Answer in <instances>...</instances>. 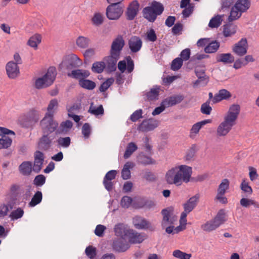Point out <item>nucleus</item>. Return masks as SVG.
<instances>
[{"instance_id":"4","label":"nucleus","mask_w":259,"mask_h":259,"mask_svg":"<svg viewBox=\"0 0 259 259\" xmlns=\"http://www.w3.org/2000/svg\"><path fill=\"white\" fill-rule=\"evenodd\" d=\"M57 71L54 67H50L46 73L35 80L34 86L37 89L47 88L52 85L55 80Z\"/></svg>"},{"instance_id":"22","label":"nucleus","mask_w":259,"mask_h":259,"mask_svg":"<svg viewBox=\"0 0 259 259\" xmlns=\"http://www.w3.org/2000/svg\"><path fill=\"white\" fill-rule=\"evenodd\" d=\"M128 46L133 53H137L140 50L142 46V41L140 37L133 36L128 40Z\"/></svg>"},{"instance_id":"17","label":"nucleus","mask_w":259,"mask_h":259,"mask_svg":"<svg viewBox=\"0 0 259 259\" xmlns=\"http://www.w3.org/2000/svg\"><path fill=\"white\" fill-rule=\"evenodd\" d=\"M44 161V153L39 151H36L34 153V161L32 170L36 173H38L42 168Z\"/></svg>"},{"instance_id":"52","label":"nucleus","mask_w":259,"mask_h":259,"mask_svg":"<svg viewBox=\"0 0 259 259\" xmlns=\"http://www.w3.org/2000/svg\"><path fill=\"white\" fill-rule=\"evenodd\" d=\"M241 15L242 13L237 10V9H234V7L233 6L231 9L228 20L231 22L237 20L241 17Z\"/></svg>"},{"instance_id":"9","label":"nucleus","mask_w":259,"mask_h":259,"mask_svg":"<svg viewBox=\"0 0 259 259\" xmlns=\"http://www.w3.org/2000/svg\"><path fill=\"white\" fill-rule=\"evenodd\" d=\"M229 185L230 182L228 179H224L221 181L217 189V194L215 200L219 201L222 204L227 203L228 200L225 196V194L229 189Z\"/></svg>"},{"instance_id":"50","label":"nucleus","mask_w":259,"mask_h":259,"mask_svg":"<svg viewBox=\"0 0 259 259\" xmlns=\"http://www.w3.org/2000/svg\"><path fill=\"white\" fill-rule=\"evenodd\" d=\"M42 195L40 191H37L31 199L29 205L30 206H34L39 204L42 200Z\"/></svg>"},{"instance_id":"62","label":"nucleus","mask_w":259,"mask_h":259,"mask_svg":"<svg viewBox=\"0 0 259 259\" xmlns=\"http://www.w3.org/2000/svg\"><path fill=\"white\" fill-rule=\"evenodd\" d=\"M210 101H207L202 104L201 106V112L204 114L209 115L212 110V108L209 105Z\"/></svg>"},{"instance_id":"56","label":"nucleus","mask_w":259,"mask_h":259,"mask_svg":"<svg viewBox=\"0 0 259 259\" xmlns=\"http://www.w3.org/2000/svg\"><path fill=\"white\" fill-rule=\"evenodd\" d=\"M93 24L96 26L101 25L103 22V16L101 13H95L92 19Z\"/></svg>"},{"instance_id":"64","label":"nucleus","mask_w":259,"mask_h":259,"mask_svg":"<svg viewBox=\"0 0 259 259\" xmlns=\"http://www.w3.org/2000/svg\"><path fill=\"white\" fill-rule=\"evenodd\" d=\"M86 255L90 258H94L96 255V249L92 246H88L85 250Z\"/></svg>"},{"instance_id":"20","label":"nucleus","mask_w":259,"mask_h":259,"mask_svg":"<svg viewBox=\"0 0 259 259\" xmlns=\"http://www.w3.org/2000/svg\"><path fill=\"white\" fill-rule=\"evenodd\" d=\"M117 173L116 170H111L106 174L103 180V184L108 191L112 189L113 184L111 181L115 178Z\"/></svg>"},{"instance_id":"42","label":"nucleus","mask_w":259,"mask_h":259,"mask_svg":"<svg viewBox=\"0 0 259 259\" xmlns=\"http://www.w3.org/2000/svg\"><path fill=\"white\" fill-rule=\"evenodd\" d=\"M79 85L81 88L88 90H92L94 89L96 86V83L94 81L87 79L86 78L84 80H80Z\"/></svg>"},{"instance_id":"3","label":"nucleus","mask_w":259,"mask_h":259,"mask_svg":"<svg viewBox=\"0 0 259 259\" xmlns=\"http://www.w3.org/2000/svg\"><path fill=\"white\" fill-rule=\"evenodd\" d=\"M164 11L163 5L158 2H152L149 6L143 10L142 13L144 18L150 22H154L157 16L160 15Z\"/></svg>"},{"instance_id":"43","label":"nucleus","mask_w":259,"mask_h":259,"mask_svg":"<svg viewBox=\"0 0 259 259\" xmlns=\"http://www.w3.org/2000/svg\"><path fill=\"white\" fill-rule=\"evenodd\" d=\"M213 220L219 227L224 224L226 221L225 210L223 209L220 210Z\"/></svg>"},{"instance_id":"39","label":"nucleus","mask_w":259,"mask_h":259,"mask_svg":"<svg viewBox=\"0 0 259 259\" xmlns=\"http://www.w3.org/2000/svg\"><path fill=\"white\" fill-rule=\"evenodd\" d=\"M138 161L143 165H149L156 164V161L151 157L144 154H140L138 156Z\"/></svg>"},{"instance_id":"48","label":"nucleus","mask_w":259,"mask_h":259,"mask_svg":"<svg viewBox=\"0 0 259 259\" xmlns=\"http://www.w3.org/2000/svg\"><path fill=\"white\" fill-rule=\"evenodd\" d=\"M12 143V140L9 137L3 136L0 139V149H7Z\"/></svg>"},{"instance_id":"21","label":"nucleus","mask_w":259,"mask_h":259,"mask_svg":"<svg viewBox=\"0 0 259 259\" xmlns=\"http://www.w3.org/2000/svg\"><path fill=\"white\" fill-rule=\"evenodd\" d=\"M157 126V123L156 121L151 119H146L138 126V130L143 132H147L153 130Z\"/></svg>"},{"instance_id":"38","label":"nucleus","mask_w":259,"mask_h":259,"mask_svg":"<svg viewBox=\"0 0 259 259\" xmlns=\"http://www.w3.org/2000/svg\"><path fill=\"white\" fill-rule=\"evenodd\" d=\"M41 36L39 34H35L30 37L29 39L27 44L30 47L36 49L37 46L41 42Z\"/></svg>"},{"instance_id":"13","label":"nucleus","mask_w":259,"mask_h":259,"mask_svg":"<svg viewBox=\"0 0 259 259\" xmlns=\"http://www.w3.org/2000/svg\"><path fill=\"white\" fill-rule=\"evenodd\" d=\"M248 44L245 38H241L232 47L233 52L236 55L241 57L245 55L247 51Z\"/></svg>"},{"instance_id":"44","label":"nucleus","mask_w":259,"mask_h":259,"mask_svg":"<svg viewBox=\"0 0 259 259\" xmlns=\"http://www.w3.org/2000/svg\"><path fill=\"white\" fill-rule=\"evenodd\" d=\"M220 47V43L216 40L208 43L204 48L206 53H213L216 52Z\"/></svg>"},{"instance_id":"15","label":"nucleus","mask_w":259,"mask_h":259,"mask_svg":"<svg viewBox=\"0 0 259 259\" xmlns=\"http://www.w3.org/2000/svg\"><path fill=\"white\" fill-rule=\"evenodd\" d=\"M6 70L8 76L11 79H15L20 74L19 67L13 61L7 63Z\"/></svg>"},{"instance_id":"25","label":"nucleus","mask_w":259,"mask_h":259,"mask_svg":"<svg viewBox=\"0 0 259 259\" xmlns=\"http://www.w3.org/2000/svg\"><path fill=\"white\" fill-rule=\"evenodd\" d=\"M184 99V97L182 95H174L165 99L163 100V104L167 107H171L180 103Z\"/></svg>"},{"instance_id":"16","label":"nucleus","mask_w":259,"mask_h":259,"mask_svg":"<svg viewBox=\"0 0 259 259\" xmlns=\"http://www.w3.org/2000/svg\"><path fill=\"white\" fill-rule=\"evenodd\" d=\"M112 247L116 251L124 252L129 248L130 245L124 240V238H120L114 240Z\"/></svg>"},{"instance_id":"30","label":"nucleus","mask_w":259,"mask_h":259,"mask_svg":"<svg viewBox=\"0 0 259 259\" xmlns=\"http://www.w3.org/2000/svg\"><path fill=\"white\" fill-rule=\"evenodd\" d=\"M211 122V119H206L200 122H198L193 125L190 130V136L193 137L197 134L201 127L207 123H210Z\"/></svg>"},{"instance_id":"58","label":"nucleus","mask_w":259,"mask_h":259,"mask_svg":"<svg viewBox=\"0 0 259 259\" xmlns=\"http://www.w3.org/2000/svg\"><path fill=\"white\" fill-rule=\"evenodd\" d=\"M183 65V60L180 58L175 59L171 62V69L174 71L178 70Z\"/></svg>"},{"instance_id":"63","label":"nucleus","mask_w":259,"mask_h":259,"mask_svg":"<svg viewBox=\"0 0 259 259\" xmlns=\"http://www.w3.org/2000/svg\"><path fill=\"white\" fill-rule=\"evenodd\" d=\"M46 182V177L42 175H39L35 177L33 184L36 186H41Z\"/></svg>"},{"instance_id":"59","label":"nucleus","mask_w":259,"mask_h":259,"mask_svg":"<svg viewBox=\"0 0 259 259\" xmlns=\"http://www.w3.org/2000/svg\"><path fill=\"white\" fill-rule=\"evenodd\" d=\"M114 79L112 78H108L103 82L99 88L101 92H105L113 83Z\"/></svg>"},{"instance_id":"19","label":"nucleus","mask_w":259,"mask_h":259,"mask_svg":"<svg viewBox=\"0 0 259 259\" xmlns=\"http://www.w3.org/2000/svg\"><path fill=\"white\" fill-rule=\"evenodd\" d=\"M90 75V73L88 70L83 69H76L72 70L70 73H67L69 77L78 79L79 84L80 80L88 78Z\"/></svg>"},{"instance_id":"31","label":"nucleus","mask_w":259,"mask_h":259,"mask_svg":"<svg viewBox=\"0 0 259 259\" xmlns=\"http://www.w3.org/2000/svg\"><path fill=\"white\" fill-rule=\"evenodd\" d=\"M217 61L225 64L232 63L234 61V56L230 53L219 54L217 57Z\"/></svg>"},{"instance_id":"34","label":"nucleus","mask_w":259,"mask_h":259,"mask_svg":"<svg viewBox=\"0 0 259 259\" xmlns=\"http://www.w3.org/2000/svg\"><path fill=\"white\" fill-rule=\"evenodd\" d=\"M134 167V164L132 162H127L123 166L121 171V177L123 180H127L131 178L130 169Z\"/></svg>"},{"instance_id":"60","label":"nucleus","mask_w":259,"mask_h":259,"mask_svg":"<svg viewBox=\"0 0 259 259\" xmlns=\"http://www.w3.org/2000/svg\"><path fill=\"white\" fill-rule=\"evenodd\" d=\"M9 207L12 209L11 204H0V217H5L7 215L9 211Z\"/></svg>"},{"instance_id":"33","label":"nucleus","mask_w":259,"mask_h":259,"mask_svg":"<svg viewBox=\"0 0 259 259\" xmlns=\"http://www.w3.org/2000/svg\"><path fill=\"white\" fill-rule=\"evenodd\" d=\"M19 168L20 172L23 175L29 176L32 171V164L30 162L24 161L19 166Z\"/></svg>"},{"instance_id":"23","label":"nucleus","mask_w":259,"mask_h":259,"mask_svg":"<svg viewBox=\"0 0 259 259\" xmlns=\"http://www.w3.org/2000/svg\"><path fill=\"white\" fill-rule=\"evenodd\" d=\"M199 199V195L196 194L191 197L186 203L183 204L184 210L190 213L196 206Z\"/></svg>"},{"instance_id":"37","label":"nucleus","mask_w":259,"mask_h":259,"mask_svg":"<svg viewBox=\"0 0 259 259\" xmlns=\"http://www.w3.org/2000/svg\"><path fill=\"white\" fill-rule=\"evenodd\" d=\"M223 15H217L212 17L208 23V26L211 28H218L223 21Z\"/></svg>"},{"instance_id":"10","label":"nucleus","mask_w":259,"mask_h":259,"mask_svg":"<svg viewBox=\"0 0 259 259\" xmlns=\"http://www.w3.org/2000/svg\"><path fill=\"white\" fill-rule=\"evenodd\" d=\"M125 45L124 40L123 37L121 35H118L116 38H115L111 46V49L110 51V54L112 57L119 58L121 52Z\"/></svg>"},{"instance_id":"32","label":"nucleus","mask_w":259,"mask_h":259,"mask_svg":"<svg viewBox=\"0 0 259 259\" xmlns=\"http://www.w3.org/2000/svg\"><path fill=\"white\" fill-rule=\"evenodd\" d=\"M234 9H237L241 13L245 12L250 7L249 1L246 0H238L234 6Z\"/></svg>"},{"instance_id":"7","label":"nucleus","mask_w":259,"mask_h":259,"mask_svg":"<svg viewBox=\"0 0 259 259\" xmlns=\"http://www.w3.org/2000/svg\"><path fill=\"white\" fill-rule=\"evenodd\" d=\"M40 126L43 134H50L56 131L58 123L54 120L53 116L45 114L40 121Z\"/></svg>"},{"instance_id":"28","label":"nucleus","mask_w":259,"mask_h":259,"mask_svg":"<svg viewBox=\"0 0 259 259\" xmlns=\"http://www.w3.org/2000/svg\"><path fill=\"white\" fill-rule=\"evenodd\" d=\"M130 230V229H127L125 225L123 223H118L115 225L114 228L115 235L120 238L127 237Z\"/></svg>"},{"instance_id":"36","label":"nucleus","mask_w":259,"mask_h":259,"mask_svg":"<svg viewBox=\"0 0 259 259\" xmlns=\"http://www.w3.org/2000/svg\"><path fill=\"white\" fill-rule=\"evenodd\" d=\"M91 42L89 38L83 36H78L76 40V45L80 48L85 49L88 48Z\"/></svg>"},{"instance_id":"2","label":"nucleus","mask_w":259,"mask_h":259,"mask_svg":"<svg viewBox=\"0 0 259 259\" xmlns=\"http://www.w3.org/2000/svg\"><path fill=\"white\" fill-rule=\"evenodd\" d=\"M240 107L238 104L232 105L224 117V120L217 127L216 134L218 137H225L236 124L239 114Z\"/></svg>"},{"instance_id":"18","label":"nucleus","mask_w":259,"mask_h":259,"mask_svg":"<svg viewBox=\"0 0 259 259\" xmlns=\"http://www.w3.org/2000/svg\"><path fill=\"white\" fill-rule=\"evenodd\" d=\"M139 4L137 1H133L128 6L126 12L127 19L133 20L137 16L139 11Z\"/></svg>"},{"instance_id":"55","label":"nucleus","mask_w":259,"mask_h":259,"mask_svg":"<svg viewBox=\"0 0 259 259\" xmlns=\"http://www.w3.org/2000/svg\"><path fill=\"white\" fill-rule=\"evenodd\" d=\"M159 89L158 88L151 89L150 91L146 94L147 99L149 100H153L157 99L159 95Z\"/></svg>"},{"instance_id":"6","label":"nucleus","mask_w":259,"mask_h":259,"mask_svg":"<svg viewBox=\"0 0 259 259\" xmlns=\"http://www.w3.org/2000/svg\"><path fill=\"white\" fill-rule=\"evenodd\" d=\"M39 118V112L34 109H32L26 114L21 117L20 121L23 127L25 128H32L38 121Z\"/></svg>"},{"instance_id":"12","label":"nucleus","mask_w":259,"mask_h":259,"mask_svg":"<svg viewBox=\"0 0 259 259\" xmlns=\"http://www.w3.org/2000/svg\"><path fill=\"white\" fill-rule=\"evenodd\" d=\"M195 72L198 79L193 82V87L194 88H197L206 86L209 82V77L205 74V70L202 69L197 68L195 69Z\"/></svg>"},{"instance_id":"29","label":"nucleus","mask_w":259,"mask_h":259,"mask_svg":"<svg viewBox=\"0 0 259 259\" xmlns=\"http://www.w3.org/2000/svg\"><path fill=\"white\" fill-rule=\"evenodd\" d=\"M133 223L137 229H148L150 227V224L146 219L140 217H136L134 218Z\"/></svg>"},{"instance_id":"14","label":"nucleus","mask_w":259,"mask_h":259,"mask_svg":"<svg viewBox=\"0 0 259 259\" xmlns=\"http://www.w3.org/2000/svg\"><path fill=\"white\" fill-rule=\"evenodd\" d=\"M173 207H168L162 210L161 214L163 219L161 222V225L163 227L166 226L169 224H173L176 221L174 216H172L174 212Z\"/></svg>"},{"instance_id":"49","label":"nucleus","mask_w":259,"mask_h":259,"mask_svg":"<svg viewBox=\"0 0 259 259\" xmlns=\"http://www.w3.org/2000/svg\"><path fill=\"white\" fill-rule=\"evenodd\" d=\"M119 59V58H117L116 59L113 58L110 55L107 58V65L110 71H113L116 70V62Z\"/></svg>"},{"instance_id":"11","label":"nucleus","mask_w":259,"mask_h":259,"mask_svg":"<svg viewBox=\"0 0 259 259\" xmlns=\"http://www.w3.org/2000/svg\"><path fill=\"white\" fill-rule=\"evenodd\" d=\"M123 13V10L119 4H110L106 9V15L110 20L118 19Z\"/></svg>"},{"instance_id":"47","label":"nucleus","mask_w":259,"mask_h":259,"mask_svg":"<svg viewBox=\"0 0 259 259\" xmlns=\"http://www.w3.org/2000/svg\"><path fill=\"white\" fill-rule=\"evenodd\" d=\"M58 106V101L56 99L52 100L48 106L47 112L46 114H49V116H54L55 109L57 108Z\"/></svg>"},{"instance_id":"26","label":"nucleus","mask_w":259,"mask_h":259,"mask_svg":"<svg viewBox=\"0 0 259 259\" xmlns=\"http://www.w3.org/2000/svg\"><path fill=\"white\" fill-rule=\"evenodd\" d=\"M127 237L129 242L133 244L140 243L145 239L144 236L133 230H129Z\"/></svg>"},{"instance_id":"24","label":"nucleus","mask_w":259,"mask_h":259,"mask_svg":"<svg viewBox=\"0 0 259 259\" xmlns=\"http://www.w3.org/2000/svg\"><path fill=\"white\" fill-rule=\"evenodd\" d=\"M49 135L43 134L42 136L40 138L38 146L40 149L47 150L51 147L53 138H51V136Z\"/></svg>"},{"instance_id":"40","label":"nucleus","mask_w":259,"mask_h":259,"mask_svg":"<svg viewBox=\"0 0 259 259\" xmlns=\"http://www.w3.org/2000/svg\"><path fill=\"white\" fill-rule=\"evenodd\" d=\"M219 226L216 224L213 219L207 221L205 224L201 225V229L206 232H211L215 230Z\"/></svg>"},{"instance_id":"5","label":"nucleus","mask_w":259,"mask_h":259,"mask_svg":"<svg viewBox=\"0 0 259 259\" xmlns=\"http://www.w3.org/2000/svg\"><path fill=\"white\" fill-rule=\"evenodd\" d=\"M57 71L54 67H50L46 73L35 80L34 86L37 89L47 88L52 85L55 80Z\"/></svg>"},{"instance_id":"53","label":"nucleus","mask_w":259,"mask_h":259,"mask_svg":"<svg viewBox=\"0 0 259 259\" xmlns=\"http://www.w3.org/2000/svg\"><path fill=\"white\" fill-rule=\"evenodd\" d=\"M57 142L59 146L64 148H67L70 145L71 139L69 137H66L64 138L60 137L57 139Z\"/></svg>"},{"instance_id":"1","label":"nucleus","mask_w":259,"mask_h":259,"mask_svg":"<svg viewBox=\"0 0 259 259\" xmlns=\"http://www.w3.org/2000/svg\"><path fill=\"white\" fill-rule=\"evenodd\" d=\"M192 174V167L186 165H181L172 167L167 171L165 180L169 185L181 186L182 183H188Z\"/></svg>"},{"instance_id":"51","label":"nucleus","mask_w":259,"mask_h":259,"mask_svg":"<svg viewBox=\"0 0 259 259\" xmlns=\"http://www.w3.org/2000/svg\"><path fill=\"white\" fill-rule=\"evenodd\" d=\"M172 255L179 259H190L191 257V254L187 253L178 249L174 250Z\"/></svg>"},{"instance_id":"45","label":"nucleus","mask_w":259,"mask_h":259,"mask_svg":"<svg viewBox=\"0 0 259 259\" xmlns=\"http://www.w3.org/2000/svg\"><path fill=\"white\" fill-rule=\"evenodd\" d=\"M106 67V64L103 62H96L94 63L92 67V71L96 73H102Z\"/></svg>"},{"instance_id":"61","label":"nucleus","mask_w":259,"mask_h":259,"mask_svg":"<svg viewBox=\"0 0 259 259\" xmlns=\"http://www.w3.org/2000/svg\"><path fill=\"white\" fill-rule=\"evenodd\" d=\"M91 132V127L89 123H85L81 129L82 134L85 139H88L90 136Z\"/></svg>"},{"instance_id":"46","label":"nucleus","mask_w":259,"mask_h":259,"mask_svg":"<svg viewBox=\"0 0 259 259\" xmlns=\"http://www.w3.org/2000/svg\"><path fill=\"white\" fill-rule=\"evenodd\" d=\"M24 213L23 209L21 207H18L10 213L9 217L11 221H15L21 218L23 216Z\"/></svg>"},{"instance_id":"35","label":"nucleus","mask_w":259,"mask_h":259,"mask_svg":"<svg viewBox=\"0 0 259 259\" xmlns=\"http://www.w3.org/2000/svg\"><path fill=\"white\" fill-rule=\"evenodd\" d=\"M237 30V26L232 24L224 25L223 33L225 37H230L234 35Z\"/></svg>"},{"instance_id":"41","label":"nucleus","mask_w":259,"mask_h":259,"mask_svg":"<svg viewBox=\"0 0 259 259\" xmlns=\"http://www.w3.org/2000/svg\"><path fill=\"white\" fill-rule=\"evenodd\" d=\"M138 149L137 145L134 142H131L127 145L123 157L125 159L129 158L132 154Z\"/></svg>"},{"instance_id":"57","label":"nucleus","mask_w":259,"mask_h":259,"mask_svg":"<svg viewBox=\"0 0 259 259\" xmlns=\"http://www.w3.org/2000/svg\"><path fill=\"white\" fill-rule=\"evenodd\" d=\"M88 112L95 115H102L104 114V109L102 105H100L97 108L93 107V106L91 105Z\"/></svg>"},{"instance_id":"54","label":"nucleus","mask_w":259,"mask_h":259,"mask_svg":"<svg viewBox=\"0 0 259 259\" xmlns=\"http://www.w3.org/2000/svg\"><path fill=\"white\" fill-rule=\"evenodd\" d=\"M240 204L243 207H247L250 205H253L256 208H259V204L252 199L247 198H242L240 200Z\"/></svg>"},{"instance_id":"8","label":"nucleus","mask_w":259,"mask_h":259,"mask_svg":"<svg viewBox=\"0 0 259 259\" xmlns=\"http://www.w3.org/2000/svg\"><path fill=\"white\" fill-rule=\"evenodd\" d=\"M82 63L79 58L75 55L66 56L59 65L60 69L71 70L79 67Z\"/></svg>"},{"instance_id":"27","label":"nucleus","mask_w":259,"mask_h":259,"mask_svg":"<svg viewBox=\"0 0 259 259\" xmlns=\"http://www.w3.org/2000/svg\"><path fill=\"white\" fill-rule=\"evenodd\" d=\"M231 97V94L230 92L226 89H222L215 94L212 101L213 103H217L223 100H227Z\"/></svg>"}]
</instances>
